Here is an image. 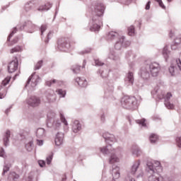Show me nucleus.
I'll return each mask as SVG.
<instances>
[{
	"instance_id": "f257e3e1",
	"label": "nucleus",
	"mask_w": 181,
	"mask_h": 181,
	"mask_svg": "<svg viewBox=\"0 0 181 181\" xmlns=\"http://www.w3.org/2000/svg\"><path fill=\"white\" fill-rule=\"evenodd\" d=\"M90 11L95 15L89 22L90 30L91 32H98L103 24V15L105 11V6L100 1H93L90 6Z\"/></svg>"
},
{
	"instance_id": "f03ea898",
	"label": "nucleus",
	"mask_w": 181,
	"mask_h": 181,
	"mask_svg": "<svg viewBox=\"0 0 181 181\" xmlns=\"http://www.w3.org/2000/svg\"><path fill=\"white\" fill-rule=\"evenodd\" d=\"M103 138H104L105 141L106 142V144H108L109 146H105L100 148L101 153H103V155H110V153L109 163H118V162H119V158L117 156V155H119V152H118V151H119L121 148H118L117 149L111 148V142H117V139L115 138V136L108 132H105L103 134Z\"/></svg>"
},
{
	"instance_id": "7ed1b4c3",
	"label": "nucleus",
	"mask_w": 181,
	"mask_h": 181,
	"mask_svg": "<svg viewBox=\"0 0 181 181\" xmlns=\"http://www.w3.org/2000/svg\"><path fill=\"white\" fill-rule=\"evenodd\" d=\"M160 71V64L156 62L147 60L140 69L139 75L144 81H148L151 75L152 77H158Z\"/></svg>"
},
{
	"instance_id": "20e7f679",
	"label": "nucleus",
	"mask_w": 181,
	"mask_h": 181,
	"mask_svg": "<svg viewBox=\"0 0 181 181\" xmlns=\"http://www.w3.org/2000/svg\"><path fill=\"white\" fill-rule=\"evenodd\" d=\"M121 105L126 110L134 111L137 110L141 104V100H137L135 96L125 95L120 100Z\"/></svg>"
},
{
	"instance_id": "39448f33",
	"label": "nucleus",
	"mask_w": 181,
	"mask_h": 181,
	"mask_svg": "<svg viewBox=\"0 0 181 181\" xmlns=\"http://www.w3.org/2000/svg\"><path fill=\"white\" fill-rule=\"evenodd\" d=\"M151 95L153 98H158V100H164V105L168 108V110H173L175 108V105L170 103L169 100L172 98V93L167 92L165 93V92H158V91H152Z\"/></svg>"
},
{
	"instance_id": "423d86ee",
	"label": "nucleus",
	"mask_w": 181,
	"mask_h": 181,
	"mask_svg": "<svg viewBox=\"0 0 181 181\" xmlns=\"http://www.w3.org/2000/svg\"><path fill=\"white\" fill-rule=\"evenodd\" d=\"M146 171L148 173V181H162L163 178L159 175L160 173L155 171L153 169V164L151 161L146 163Z\"/></svg>"
},
{
	"instance_id": "0eeeda50",
	"label": "nucleus",
	"mask_w": 181,
	"mask_h": 181,
	"mask_svg": "<svg viewBox=\"0 0 181 181\" xmlns=\"http://www.w3.org/2000/svg\"><path fill=\"white\" fill-rule=\"evenodd\" d=\"M57 48L60 52H69V49H70V42L69 40H66V38H61L58 40Z\"/></svg>"
},
{
	"instance_id": "6e6552de",
	"label": "nucleus",
	"mask_w": 181,
	"mask_h": 181,
	"mask_svg": "<svg viewBox=\"0 0 181 181\" xmlns=\"http://www.w3.org/2000/svg\"><path fill=\"white\" fill-rule=\"evenodd\" d=\"M25 102L29 107H39V105H40V98L35 95H32L28 98Z\"/></svg>"
},
{
	"instance_id": "1a4fd4ad",
	"label": "nucleus",
	"mask_w": 181,
	"mask_h": 181,
	"mask_svg": "<svg viewBox=\"0 0 181 181\" xmlns=\"http://www.w3.org/2000/svg\"><path fill=\"white\" fill-rule=\"evenodd\" d=\"M18 29L19 30H23L25 28H27V32L28 33H33L35 30H36V25L35 24H33L31 21H27L22 25H17Z\"/></svg>"
},
{
	"instance_id": "9d476101",
	"label": "nucleus",
	"mask_w": 181,
	"mask_h": 181,
	"mask_svg": "<svg viewBox=\"0 0 181 181\" xmlns=\"http://www.w3.org/2000/svg\"><path fill=\"white\" fill-rule=\"evenodd\" d=\"M129 45H131V42L125 41V37L122 36L120 39L117 40L115 44V48L116 50H121L122 47H128Z\"/></svg>"
},
{
	"instance_id": "9b49d317",
	"label": "nucleus",
	"mask_w": 181,
	"mask_h": 181,
	"mask_svg": "<svg viewBox=\"0 0 181 181\" xmlns=\"http://www.w3.org/2000/svg\"><path fill=\"white\" fill-rule=\"evenodd\" d=\"M36 74V72H34L32 74V75L28 78L27 83L25 84V87H28V84H30L31 81V87L34 88L37 86V83L40 81V76H35Z\"/></svg>"
},
{
	"instance_id": "f8f14e48",
	"label": "nucleus",
	"mask_w": 181,
	"mask_h": 181,
	"mask_svg": "<svg viewBox=\"0 0 181 181\" xmlns=\"http://www.w3.org/2000/svg\"><path fill=\"white\" fill-rule=\"evenodd\" d=\"M47 125L49 128H55V129H59L60 128V125H62V123L59 120L54 119L53 117H50V116L47 115Z\"/></svg>"
},
{
	"instance_id": "ddd939ff",
	"label": "nucleus",
	"mask_w": 181,
	"mask_h": 181,
	"mask_svg": "<svg viewBox=\"0 0 181 181\" xmlns=\"http://www.w3.org/2000/svg\"><path fill=\"white\" fill-rule=\"evenodd\" d=\"M18 65H19V63L18 62V59H16V60L11 61L8 65V73L10 74L15 73V71L18 70Z\"/></svg>"
},
{
	"instance_id": "4468645a",
	"label": "nucleus",
	"mask_w": 181,
	"mask_h": 181,
	"mask_svg": "<svg viewBox=\"0 0 181 181\" xmlns=\"http://www.w3.org/2000/svg\"><path fill=\"white\" fill-rule=\"evenodd\" d=\"M134 80L135 78H134V73L129 71L126 78H124L125 86H127V87H129V86H133Z\"/></svg>"
},
{
	"instance_id": "2eb2a0df",
	"label": "nucleus",
	"mask_w": 181,
	"mask_h": 181,
	"mask_svg": "<svg viewBox=\"0 0 181 181\" xmlns=\"http://www.w3.org/2000/svg\"><path fill=\"white\" fill-rule=\"evenodd\" d=\"M122 36H121L118 33L115 31H111L108 33L107 35V40H118L119 39L122 38Z\"/></svg>"
},
{
	"instance_id": "dca6fc26",
	"label": "nucleus",
	"mask_w": 181,
	"mask_h": 181,
	"mask_svg": "<svg viewBox=\"0 0 181 181\" xmlns=\"http://www.w3.org/2000/svg\"><path fill=\"white\" fill-rule=\"evenodd\" d=\"M75 81L82 88H86L88 86V82H87V80L84 77H77L75 78Z\"/></svg>"
},
{
	"instance_id": "f3484780",
	"label": "nucleus",
	"mask_w": 181,
	"mask_h": 181,
	"mask_svg": "<svg viewBox=\"0 0 181 181\" xmlns=\"http://www.w3.org/2000/svg\"><path fill=\"white\" fill-rule=\"evenodd\" d=\"M64 138V134L62 132H58L55 137V145H57V146H60V145H63Z\"/></svg>"
},
{
	"instance_id": "a211bd4d",
	"label": "nucleus",
	"mask_w": 181,
	"mask_h": 181,
	"mask_svg": "<svg viewBox=\"0 0 181 181\" xmlns=\"http://www.w3.org/2000/svg\"><path fill=\"white\" fill-rule=\"evenodd\" d=\"M82 129L81 123L78 120H74L72 124V131L74 134L80 132V130Z\"/></svg>"
},
{
	"instance_id": "6ab92c4d",
	"label": "nucleus",
	"mask_w": 181,
	"mask_h": 181,
	"mask_svg": "<svg viewBox=\"0 0 181 181\" xmlns=\"http://www.w3.org/2000/svg\"><path fill=\"white\" fill-rule=\"evenodd\" d=\"M24 10L25 12H33L35 11V3L33 1H28L25 4Z\"/></svg>"
},
{
	"instance_id": "aec40b11",
	"label": "nucleus",
	"mask_w": 181,
	"mask_h": 181,
	"mask_svg": "<svg viewBox=\"0 0 181 181\" xmlns=\"http://www.w3.org/2000/svg\"><path fill=\"white\" fill-rule=\"evenodd\" d=\"M141 165V160H138L133 163V165H132L130 173L132 175H135L136 173V171L138 169H139V166Z\"/></svg>"
},
{
	"instance_id": "412c9836",
	"label": "nucleus",
	"mask_w": 181,
	"mask_h": 181,
	"mask_svg": "<svg viewBox=\"0 0 181 181\" xmlns=\"http://www.w3.org/2000/svg\"><path fill=\"white\" fill-rule=\"evenodd\" d=\"M153 163V168L154 169L155 172H157V173H162V170H163V168H162V165H160V162L158 160H154Z\"/></svg>"
},
{
	"instance_id": "4be33fe9",
	"label": "nucleus",
	"mask_w": 181,
	"mask_h": 181,
	"mask_svg": "<svg viewBox=\"0 0 181 181\" xmlns=\"http://www.w3.org/2000/svg\"><path fill=\"white\" fill-rule=\"evenodd\" d=\"M132 153L133 156L138 158V156H140L141 153H142V151H141L139 146L134 145L132 146Z\"/></svg>"
},
{
	"instance_id": "5701e85b",
	"label": "nucleus",
	"mask_w": 181,
	"mask_h": 181,
	"mask_svg": "<svg viewBox=\"0 0 181 181\" xmlns=\"http://www.w3.org/2000/svg\"><path fill=\"white\" fill-rule=\"evenodd\" d=\"M9 138H11V131L7 130L3 139L4 146H9Z\"/></svg>"
},
{
	"instance_id": "b1692460",
	"label": "nucleus",
	"mask_w": 181,
	"mask_h": 181,
	"mask_svg": "<svg viewBox=\"0 0 181 181\" xmlns=\"http://www.w3.org/2000/svg\"><path fill=\"white\" fill-rule=\"evenodd\" d=\"M46 136L45 134V130L43 128H38L36 131V136L37 138H39L41 139L42 138H45Z\"/></svg>"
},
{
	"instance_id": "393cba45",
	"label": "nucleus",
	"mask_w": 181,
	"mask_h": 181,
	"mask_svg": "<svg viewBox=\"0 0 181 181\" xmlns=\"http://www.w3.org/2000/svg\"><path fill=\"white\" fill-rule=\"evenodd\" d=\"M52 4L50 2L46 3L44 6H40L38 8L37 11L40 12H43V11H49L50 8H52Z\"/></svg>"
},
{
	"instance_id": "a878e982",
	"label": "nucleus",
	"mask_w": 181,
	"mask_h": 181,
	"mask_svg": "<svg viewBox=\"0 0 181 181\" xmlns=\"http://www.w3.org/2000/svg\"><path fill=\"white\" fill-rule=\"evenodd\" d=\"M46 86L50 87L52 84H57V86H62L63 84V81H57L56 79H53L52 81H47L45 82Z\"/></svg>"
},
{
	"instance_id": "bb28decb",
	"label": "nucleus",
	"mask_w": 181,
	"mask_h": 181,
	"mask_svg": "<svg viewBox=\"0 0 181 181\" xmlns=\"http://www.w3.org/2000/svg\"><path fill=\"white\" fill-rule=\"evenodd\" d=\"M109 59H110V60H114V62H119V55H118V54L115 52H111L109 54Z\"/></svg>"
},
{
	"instance_id": "cd10ccee",
	"label": "nucleus",
	"mask_w": 181,
	"mask_h": 181,
	"mask_svg": "<svg viewBox=\"0 0 181 181\" xmlns=\"http://www.w3.org/2000/svg\"><path fill=\"white\" fill-rule=\"evenodd\" d=\"M181 43V37H177L175 40V42L171 45L172 50H176L177 49V46Z\"/></svg>"
},
{
	"instance_id": "c85d7f7f",
	"label": "nucleus",
	"mask_w": 181,
	"mask_h": 181,
	"mask_svg": "<svg viewBox=\"0 0 181 181\" xmlns=\"http://www.w3.org/2000/svg\"><path fill=\"white\" fill-rule=\"evenodd\" d=\"M158 135H156V134H151L149 136L151 144H156V142H158Z\"/></svg>"
},
{
	"instance_id": "c756f323",
	"label": "nucleus",
	"mask_w": 181,
	"mask_h": 181,
	"mask_svg": "<svg viewBox=\"0 0 181 181\" xmlns=\"http://www.w3.org/2000/svg\"><path fill=\"white\" fill-rule=\"evenodd\" d=\"M169 49H168V46L165 45L163 49V56L165 59V60H168V58L169 57Z\"/></svg>"
},
{
	"instance_id": "7c9ffc66",
	"label": "nucleus",
	"mask_w": 181,
	"mask_h": 181,
	"mask_svg": "<svg viewBox=\"0 0 181 181\" xmlns=\"http://www.w3.org/2000/svg\"><path fill=\"white\" fill-rule=\"evenodd\" d=\"M81 69V66L78 65H74L71 68V70L74 74H78L80 73V70Z\"/></svg>"
},
{
	"instance_id": "2f4dec72",
	"label": "nucleus",
	"mask_w": 181,
	"mask_h": 181,
	"mask_svg": "<svg viewBox=\"0 0 181 181\" xmlns=\"http://www.w3.org/2000/svg\"><path fill=\"white\" fill-rule=\"evenodd\" d=\"M127 30L129 36H134V35H135V27H134V25L129 27Z\"/></svg>"
},
{
	"instance_id": "473e14b6",
	"label": "nucleus",
	"mask_w": 181,
	"mask_h": 181,
	"mask_svg": "<svg viewBox=\"0 0 181 181\" xmlns=\"http://www.w3.org/2000/svg\"><path fill=\"white\" fill-rule=\"evenodd\" d=\"M11 169V164H5L3 168L2 176H5V173L9 172Z\"/></svg>"
},
{
	"instance_id": "72a5a7b5",
	"label": "nucleus",
	"mask_w": 181,
	"mask_h": 181,
	"mask_svg": "<svg viewBox=\"0 0 181 181\" xmlns=\"http://www.w3.org/2000/svg\"><path fill=\"white\" fill-rule=\"evenodd\" d=\"M42 66H43V60H40L35 65L34 70H40V69H42Z\"/></svg>"
},
{
	"instance_id": "f704fd0d",
	"label": "nucleus",
	"mask_w": 181,
	"mask_h": 181,
	"mask_svg": "<svg viewBox=\"0 0 181 181\" xmlns=\"http://www.w3.org/2000/svg\"><path fill=\"white\" fill-rule=\"evenodd\" d=\"M25 148L28 152H31L32 149H33V141H29L26 145H25Z\"/></svg>"
},
{
	"instance_id": "c9c22d12",
	"label": "nucleus",
	"mask_w": 181,
	"mask_h": 181,
	"mask_svg": "<svg viewBox=\"0 0 181 181\" xmlns=\"http://www.w3.org/2000/svg\"><path fill=\"white\" fill-rule=\"evenodd\" d=\"M59 117H60V119H61L62 122H63V124H64V125H69V124L67 123V120L66 119V117H64V115H63V112H59Z\"/></svg>"
},
{
	"instance_id": "e433bc0d",
	"label": "nucleus",
	"mask_w": 181,
	"mask_h": 181,
	"mask_svg": "<svg viewBox=\"0 0 181 181\" xmlns=\"http://www.w3.org/2000/svg\"><path fill=\"white\" fill-rule=\"evenodd\" d=\"M146 119H137L136 120V123L139 124V125H141V127H146V123H145Z\"/></svg>"
},
{
	"instance_id": "4c0bfd02",
	"label": "nucleus",
	"mask_w": 181,
	"mask_h": 181,
	"mask_svg": "<svg viewBox=\"0 0 181 181\" xmlns=\"http://www.w3.org/2000/svg\"><path fill=\"white\" fill-rule=\"evenodd\" d=\"M9 177H11L13 180L16 181L19 179V175L16 174L15 172H13L10 174Z\"/></svg>"
},
{
	"instance_id": "58836bf2",
	"label": "nucleus",
	"mask_w": 181,
	"mask_h": 181,
	"mask_svg": "<svg viewBox=\"0 0 181 181\" xmlns=\"http://www.w3.org/2000/svg\"><path fill=\"white\" fill-rule=\"evenodd\" d=\"M16 32H18V28H14L13 30H12V32L10 33V35H8V38H7V42H9V40H11V38L13 36V35L15 33H16Z\"/></svg>"
},
{
	"instance_id": "ea45409f",
	"label": "nucleus",
	"mask_w": 181,
	"mask_h": 181,
	"mask_svg": "<svg viewBox=\"0 0 181 181\" xmlns=\"http://www.w3.org/2000/svg\"><path fill=\"white\" fill-rule=\"evenodd\" d=\"M11 76H7L3 81H2V86L5 87L7 84H9V81H11Z\"/></svg>"
},
{
	"instance_id": "a19ab883",
	"label": "nucleus",
	"mask_w": 181,
	"mask_h": 181,
	"mask_svg": "<svg viewBox=\"0 0 181 181\" xmlns=\"http://www.w3.org/2000/svg\"><path fill=\"white\" fill-rule=\"evenodd\" d=\"M21 49L20 46H17L13 49H11V53L13 54V53H17V52H21Z\"/></svg>"
},
{
	"instance_id": "79ce46f5",
	"label": "nucleus",
	"mask_w": 181,
	"mask_h": 181,
	"mask_svg": "<svg viewBox=\"0 0 181 181\" xmlns=\"http://www.w3.org/2000/svg\"><path fill=\"white\" fill-rule=\"evenodd\" d=\"M52 36H53V33L49 31L47 36V40H45V43H49V40L52 39Z\"/></svg>"
},
{
	"instance_id": "37998d69",
	"label": "nucleus",
	"mask_w": 181,
	"mask_h": 181,
	"mask_svg": "<svg viewBox=\"0 0 181 181\" xmlns=\"http://www.w3.org/2000/svg\"><path fill=\"white\" fill-rule=\"evenodd\" d=\"M47 29V26L46 25H41L40 30L41 32V36H43L44 32Z\"/></svg>"
},
{
	"instance_id": "c03bdc74",
	"label": "nucleus",
	"mask_w": 181,
	"mask_h": 181,
	"mask_svg": "<svg viewBox=\"0 0 181 181\" xmlns=\"http://www.w3.org/2000/svg\"><path fill=\"white\" fill-rule=\"evenodd\" d=\"M155 1L156 2H158L160 8H162L163 9H165L166 6H165V4H163V2L162 1V0H155Z\"/></svg>"
},
{
	"instance_id": "a18cd8bd",
	"label": "nucleus",
	"mask_w": 181,
	"mask_h": 181,
	"mask_svg": "<svg viewBox=\"0 0 181 181\" xmlns=\"http://www.w3.org/2000/svg\"><path fill=\"white\" fill-rule=\"evenodd\" d=\"M38 165L40 168H45L46 166V161L43 160H38Z\"/></svg>"
},
{
	"instance_id": "49530a36",
	"label": "nucleus",
	"mask_w": 181,
	"mask_h": 181,
	"mask_svg": "<svg viewBox=\"0 0 181 181\" xmlns=\"http://www.w3.org/2000/svg\"><path fill=\"white\" fill-rule=\"evenodd\" d=\"M53 160V155H49L47 157V165H50L52 163V160Z\"/></svg>"
},
{
	"instance_id": "de8ad7c7",
	"label": "nucleus",
	"mask_w": 181,
	"mask_h": 181,
	"mask_svg": "<svg viewBox=\"0 0 181 181\" xmlns=\"http://www.w3.org/2000/svg\"><path fill=\"white\" fill-rule=\"evenodd\" d=\"M59 95V98H63L66 96V91H57Z\"/></svg>"
},
{
	"instance_id": "09e8293b",
	"label": "nucleus",
	"mask_w": 181,
	"mask_h": 181,
	"mask_svg": "<svg viewBox=\"0 0 181 181\" xmlns=\"http://www.w3.org/2000/svg\"><path fill=\"white\" fill-rule=\"evenodd\" d=\"M90 52H91V49L90 48H87L86 49L79 52V54H87V53H90Z\"/></svg>"
},
{
	"instance_id": "8fccbe9b",
	"label": "nucleus",
	"mask_w": 181,
	"mask_h": 181,
	"mask_svg": "<svg viewBox=\"0 0 181 181\" xmlns=\"http://www.w3.org/2000/svg\"><path fill=\"white\" fill-rule=\"evenodd\" d=\"M175 141L178 148H181V137H177Z\"/></svg>"
},
{
	"instance_id": "3c124183",
	"label": "nucleus",
	"mask_w": 181,
	"mask_h": 181,
	"mask_svg": "<svg viewBox=\"0 0 181 181\" xmlns=\"http://www.w3.org/2000/svg\"><path fill=\"white\" fill-rule=\"evenodd\" d=\"M95 66H104V63L99 59H95Z\"/></svg>"
},
{
	"instance_id": "603ef678",
	"label": "nucleus",
	"mask_w": 181,
	"mask_h": 181,
	"mask_svg": "<svg viewBox=\"0 0 181 181\" xmlns=\"http://www.w3.org/2000/svg\"><path fill=\"white\" fill-rule=\"evenodd\" d=\"M0 156L1 158H5V149H4V148H1L0 149Z\"/></svg>"
},
{
	"instance_id": "864d4df0",
	"label": "nucleus",
	"mask_w": 181,
	"mask_h": 181,
	"mask_svg": "<svg viewBox=\"0 0 181 181\" xmlns=\"http://www.w3.org/2000/svg\"><path fill=\"white\" fill-rule=\"evenodd\" d=\"M98 73L100 74L102 78H105V77H107V75H104V71L99 70Z\"/></svg>"
},
{
	"instance_id": "5fc2aeb1",
	"label": "nucleus",
	"mask_w": 181,
	"mask_h": 181,
	"mask_svg": "<svg viewBox=\"0 0 181 181\" xmlns=\"http://www.w3.org/2000/svg\"><path fill=\"white\" fill-rule=\"evenodd\" d=\"M6 96V92L4 91L0 93V100H2V98H5Z\"/></svg>"
},
{
	"instance_id": "6e6d98bb",
	"label": "nucleus",
	"mask_w": 181,
	"mask_h": 181,
	"mask_svg": "<svg viewBox=\"0 0 181 181\" xmlns=\"http://www.w3.org/2000/svg\"><path fill=\"white\" fill-rule=\"evenodd\" d=\"M121 3L124 5H128L129 4H131V0H122Z\"/></svg>"
},
{
	"instance_id": "4d7b16f0",
	"label": "nucleus",
	"mask_w": 181,
	"mask_h": 181,
	"mask_svg": "<svg viewBox=\"0 0 181 181\" xmlns=\"http://www.w3.org/2000/svg\"><path fill=\"white\" fill-rule=\"evenodd\" d=\"M37 145L42 146L43 145V140L37 139Z\"/></svg>"
},
{
	"instance_id": "13d9d810",
	"label": "nucleus",
	"mask_w": 181,
	"mask_h": 181,
	"mask_svg": "<svg viewBox=\"0 0 181 181\" xmlns=\"http://www.w3.org/2000/svg\"><path fill=\"white\" fill-rule=\"evenodd\" d=\"M146 11H148V9H151V1H148L146 4Z\"/></svg>"
},
{
	"instance_id": "bf43d9fd",
	"label": "nucleus",
	"mask_w": 181,
	"mask_h": 181,
	"mask_svg": "<svg viewBox=\"0 0 181 181\" xmlns=\"http://www.w3.org/2000/svg\"><path fill=\"white\" fill-rule=\"evenodd\" d=\"M12 107H13V105H11L9 107V108H7V109L6 110L5 114H6V115H8L9 114V112H11V108H12Z\"/></svg>"
},
{
	"instance_id": "052dcab7",
	"label": "nucleus",
	"mask_w": 181,
	"mask_h": 181,
	"mask_svg": "<svg viewBox=\"0 0 181 181\" xmlns=\"http://www.w3.org/2000/svg\"><path fill=\"white\" fill-rule=\"evenodd\" d=\"M142 176H144V172L140 171L139 173L136 175V178L139 179V177H142Z\"/></svg>"
},
{
	"instance_id": "680f3d73",
	"label": "nucleus",
	"mask_w": 181,
	"mask_h": 181,
	"mask_svg": "<svg viewBox=\"0 0 181 181\" xmlns=\"http://www.w3.org/2000/svg\"><path fill=\"white\" fill-rule=\"evenodd\" d=\"M132 54V51H128L126 52V57L128 59L129 57H131V55Z\"/></svg>"
},
{
	"instance_id": "e2e57ef3",
	"label": "nucleus",
	"mask_w": 181,
	"mask_h": 181,
	"mask_svg": "<svg viewBox=\"0 0 181 181\" xmlns=\"http://www.w3.org/2000/svg\"><path fill=\"white\" fill-rule=\"evenodd\" d=\"M100 119H101L102 122H105V115H104V114L101 115Z\"/></svg>"
},
{
	"instance_id": "0e129e2a",
	"label": "nucleus",
	"mask_w": 181,
	"mask_h": 181,
	"mask_svg": "<svg viewBox=\"0 0 181 181\" xmlns=\"http://www.w3.org/2000/svg\"><path fill=\"white\" fill-rule=\"evenodd\" d=\"M11 43L12 45H15L16 43H18V38H14L11 42Z\"/></svg>"
},
{
	"instance_id": "69168bd1",
	"label": "nucleus",
	"mask_w": 181,
	"mask_h": 181,
	"mask_svg": "<svg viewBox=\"0 0 181 181\" xmlns=\"http://www.w3.org/2000/svg\"><path fill=\"white\" fill-rule=\"evenodd\" d=\"M86 64H87V62L86 61V59H84L82 65V69H84V67H86Z\"/></svg>"
},
{
	"instance_id": "338daca9",
	"label": "nucleus",
	"mask_w": 181,
	"mask_h": 181,
	"mask_svg": "<svg viewBox=\"0 0 181 181\" xmlns=\"http://www.w3.org/2000/svg\"><path fill=\"white\" fill-rule=\"evenodd\" d=\"M159 90H160V88H159V86H157L156 88H155L154 91H159Z\"/></svg>"
},
{
	"instance_id": "774afa93",
	"label": "nucleus",
	"mask_w": 181,
	"mask_h": 181,
	"mask_svg": "<svg viewBox=\"0 0 181 181\" xmlns=\"http://www.w3.org/2000/svg\"><path fill=\"white\" fill-rule=\"evenodd\" d=\"M28 181H32V176H28Z\"/></svg>"
}]
</instances>
